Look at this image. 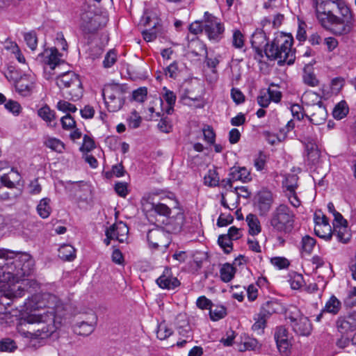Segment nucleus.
Here are the masks:
<instances>
[{
    "mask_svg": "<svg viewBox=\"0 0 356 356\" xmlns=\"http://www.w3.org/2000/svg\"><path fill=\"white\" fill-rule=\"evenodd\" d=\"M315 4L316 17L325 29L337 35L351 31L355 19L344 0H316Z\"/></svg>",
    "mask_w": 356,
    "mask_h": 356,
    "instance_id": "obj_1",
    "label": "nucleus"
},
{
    "mask_svg": "<svg viewBox=\"0 0 356 356\" xmlns=\"http://www.w3.org/2000/svg\"><path fill=\"white\" fill-rule=\"evenodd\" d=\"M0 255V282L16 283L22 281L24 285L32 283L34 280H24L33 271L34 261L26 252H10Z\"/></svg>",
    "mask_w": 356,
    "mask_h": 356,
    "instance_id": "obj_2",
    "label": "nucleus"
},
{
    "mask_svg": "<svg viewBox=\"0 0 356 356\" xmlns=\"http://www.w3.org/2000/svg\"><path fill=\"white\" fill-rule=\"evenodd\" d=\"M293 38L291 34L277 33L269 46L265 49L266 56L270 60H277L280 66L292 65L295 60V50L292 49Z\"/></svg>",
    "mask_w": 356,
    "mask_h": 356,
    "instance_id": "obj_3",
    "label": "nucleus"
},
{
    "mask_svg": "<svg viewBox=\"0 0 356 356\" xmlns=\"http://www.w3.org/2000/svg\"><path fill=\"white\" fill-rule=\"evenodd\" d=\"M24 323L29 325L28 332L35 338H47L56 330L55 315L53 311L28 315L24 319Z\"/></svg>",
    "mask_w": 356,
    "mask_h": 356,
    "instance_id": "obj_4",
    "label": "nucleus"
},
{
    "mask_svg": "<svg viewBox=\"0 0 356 356\" xmlns=\"http://www.w3.org/2000/svg\"><path fill=\"white\" fill-rule=\"evenodd\" d=\"M296 215L286 204H280L271 212L268 220L270 229L278 234H289L294 228Z\"/></svg>",
    "mask_w": 356,
    "mask_h": 356,
    "instance_id": "obj_5",
    "label": "nucleus"
},
{
    "mask_svg": "<svg viewBox=\"0 0 356 356\" xmlns=\"http://www.w3.org/2000/svg\"><path fill=\"white\" fill-rule=\"evenodd\" d=\"M56 83L60 90H67V93L72 101H77L83 95V90L79 76L72 71L57 76Z\"/></svg>",
    "mask_w": 356,
    "mask_h": 356,
    "instance_id": "obj_6",
    "label": "nucleus"
},
{
    "mask_svg": "<svg viewBox=\"0 0 356 356\" xmlns=\"http://www.w3.org/2000/svg\"><path fill=\"white\" fill-rule=\"evenodd\" d=\"M286 318L294 332L300 336H309L312 330L309 319L299 309L291 306L286 312Z\"/></svg>",
    "mask_w": 356,
    "mask_h": 356,
    "instance_id": "obj_7",
    "label": "nucleus"
},
{
    "mask_svg": "<svg viewBox=\"0 0 356 356\" xmlns=\"http://www.w3.org/2000/svg\"><path fill=\"white\" fill-rule=\"evenodd\" d=\"M108 17L86 10L81 15L80 29L85 35L94 34L108 22Z\"/></svg>",
    "mask_w": 356,
    "mask_h": 356,
    "instance_id": "obj_8",
    "label": "nucleus"
},
{
    "mask_svg": "<svg viewBox=\"0 0 356 356\" xmlns=\"http://www.w3.org/2000/svg\"><path fill=\"white\" fill-rule=\"evenodd\" d=\"M204 28L205 35L211 42L218 43L223 39L225 31L224 24L208 12L204 15Z\"/></svg>",
    "mask_w": 356,
    "mask_h": 356,
    "instance_id": "obj_9",
    "label": "nucleus"
},
{
    "mask_svg": "<svg viewBox=\"0 0 356 356\" xmlns=\"http://www.w3.org/2000/svg\"><path fill=\"white\" fill-rule=\"evenodd\" d=\"M147 240L149 247L152 249L159 248H167L170 242V235L161 227H156L148 231Z\"/></svg>",
    "mask_w": 356,
    "mask_h": 356,
    "instance_id": "obj_10",
    "label": "nucleus"
},
{
    "mask_svg": "<svg viewBox=\"0 0 356 356\" xmlns=\"http://www.w3.org/2000/svg\"><path fill=\"white\" fill-rule=\"evenodd\" d=\"M162 222L164 225V230L169 235L170 233L178 234L181 232L185 223V216L182 209L178 208L176 213L165 218Z\"/></svg>",
    "mask_w": 356,
    "mask_h": 356,
    "instance_id": "obj_11",
    "label": "nucleus"
},
{
    "mask_svg": "<svg viewBox=\"0 0 356 356\" xmlns=\"http://www.w3.org/2000/svg\"><path fill=\"white\" fill-rule=\"evenodd\" d=\"M273 194L270 191L261 190L254 197V205L260 216H266L273 203Z\"/></svg>",
    "mask_w": 356,
    "mask_h": 356,
    "instance_id": "obj_12",
    "label": "nucleus"
},
{
    "mask_svg": "<svg viewBox=\"0 0 356 356\" xmlns=\"http://www.w3.org/2000/svg\"><path fill=\"white\" fill-rule=\"evenodd\" d=\"M61 56L56 48H52L38 54L37 59L49 65L51 70H54L56 67L64 63L60 58Z\"/></svg>",
    "mask_w": 356,
    "mask_h": 356,
    "instance_id": "obj_13",
    "label": "nucleus"
},
{
    "mask_svg": "<svg viewBox=\"0 0 356 356\" xmlns=\"http://www.w3.org/2000/svg\"><path fill=\"white\" fill-rule=\"evenodd\" d=\"M251 44L256 54L261 58L263 57V49L267 48L269 44L267 42L266 33L261 29H257L252 35Z\"/></svg>",
    "mask_w": 356,
    "mask_h": 356,
    "instance_id": "obj_14",
    "label": "nucleus"
},
{
    "mask_svg": "<svg viewBox=\"0 0 356 356\" xmlns=\"http://www.w3.org/2000/svg\"><path fill=\"white\" fill-rule=\"evenodd\" d=\"M143 211L154 213L168 218L170 213V209L163 203L150 202L149 199L143 197L141 200Z\"/></svg>",
    "mask_w": 356,
    "mask_h": 356,
    "instance_id": "obj_15",
    "label": "nucleus"
},
{
    "mask_svg": "<svg viewBox=\"0 0 356 356\" xmlns=\"http://www.w3.org/2000/svg\"><path fill=\"white\" fill-rule=\"evenodd\" d=\"M338 331L342 334L356 329V312H353L347 316H340L336 322Z\"/></svg>",
    "mask_w": 356,
    "mask_h": 356,
    "instance_id": "obj_16",
    "label": "nucleus"
},
{
    "mask_svg": "<svg viewBox=\"0 0 356 356\" xmlns=\"http://www.w3.org/2000/svg\"><path fill=\"white\" fill-rule=\"evenodd\" d=\"M311 115L309 116L310 122L316 125L322 124L326 120L327 112L323 102L319 101L310 108Z\"/></svg>",
    "mask_w": 356,
    "mask_h": 356,
    "instance_id": "obj_17",
    "label": "nucleus"
},
{
    "mask_svg": "<svg viewBox=\"0 0 356 356\" xmlns=\"http://www.w3.org/2000/svg\"><path fill=\"white\" fill-rule=\"evenodd\" d=\"M156 284L164 289H174L180 285V282L177 277L171 275L169 268H165L163 273L156 280Z\"/></svg>",
    "mask_w": 356,
    "mask_h": 356,
    "instance_id": "obj_18",
    "label": "nucleus"
},
{
    "mask_svg": "<svg viewBox=\"0 0 356 356\" xmlns=\"http://www.w3.org/2000/svg\"><path fill=\"white\" fill-rule=\"evenodd\" d=\"M34 83L27 75H24L15 83L16 90L22 96L26 97L31 94Z\"/></svg>",
    "mask_w": 356,
    "mask_h": 356,
    "instance_id": "obj_19",
    "label": "nucleus"
},
{
    "mask_svg": "<svg viewBox=\"0 0 356 356\" xmlns=\"http://www.w3.org/2000/svg\"><path fill=\"white\" fill-rule=\"evenodd\" d=\"M113 111L120 109L124 103L125 97L124 93L126 92V88L124 86L113 83Z\"/></svg>",
    "mask_w": 356,
    "mask_h": 356,
    "instance_id": "obj_20",
    "label": "nucleus"
},
{
    "mask_svg": "<svg viewBox=\"0 0 356 356\" xmlns=\"http://www.w3.org/2000/svg\"><path fill=\"white\" fill-rule=\"evenodd\" d=\"M195 46L197 49H192L191 54L195 56H201L204 54L205 57L207 58V65L209 67L214 68L216 67L218 64L219 63V61L216 58H207V48L205 44H204L202 41H196L195 42L193 45Z\"/></svg>",
    "mask_w": 356,
    "mask_h": 356,
    "instance_id": "obj_21",
    "label": "nucleus"
},
{
    "mask_svg": "<svg viewBox=\"0 0 356 356\" xmlns=\"http://www.w3.org/2000/svg\"><path fill=\"white\" fill-rule=\"evenodd\" d=\"M129 228L122 221H116L113 224V240L116 239L120 243L124 242L128 238Z\"/></svg>",
    "mask_w": 356,
    "mask_h": 356,
    "instance_id": "obj_22",
    "label": "nucleus"
},
{
    "mask_svg": "<svg viewBox=\"0 0 356 356\" xmlns=\"http://www.w3.org/2000/svg\"><path fill=\"white\" fill-rule=\"evenodd\" d=\"M229 176L234 181L248 182L252 179L250 172L245 167L232 168Z\"/></svg>",
    "mask_w": 356,
    "mask_h": 356,
    "instance_id": "obj_23",
    "label": "nucleus"
},
{
    "mask_svg": "<svg viewBox=\"0 0 356 356\" xmlns=\"http://www.w3.org/2000/svg\"><path fill=\"white\" fill-rule=\"evenodd\" d=\"M165 34V29L162 26H152L142 31L143 39L146 42H152L157 37H163Z\"/></svg>",
    "mask_w": 356,
    "mask_h": 356,
    "instance_id": "obj_24",
    "label": "nucleus"
},
{
    "mask_svg": "<svg viewBox=\"0 0 356 356\" xmlns=\"http://www.w3.org/2000/svg\"><path fill=\"white\" fill-rule=\"evenodd\" d=\"M95 329V324L86 321H81L76 323L73 325V331L75 334L81 336L90 335Z\"/></svg>",
    "mask_w": 356,
    "mask_h": 356,
    "instance_id": "obj_25",
    "label": "nucleus"
},
{
    "mask_svg": "<svg viewBox=\"0 0 356 356\" xmlns=\"http://www.w3.org/2000/svg\"><path fill=\"white\" fill-rule=\"evenodd\" d=\"M58 256L64 261H72L76 257V250L70 244H63L58 249Z\"/></svg>",
    "mask_w": 356,
    "mask_h": 356,
    "instance_id": "obj_26",
    "label": "nucleus"
},
{
    "mask_svg": "<svg viewBox=\"0 0 356 356\" xmlns=\"http://www.w3.org/2000/svg\"><path fill=\"white\" fill-rule=\"evenodd\" d=\"M140 25L145 27L151 28L152 26H162L160 20L152 13L145 12L140 20Z\"/></svg>",
    "mask_w": 356,
    "mask_h": 356,
    "instance_id": "obj_27",
    "label": "nucleus"
},
{
    "mask_svg": "<svg viewBox=\"0 0 356 356\" xmlns=\"http://www.w3.org/2000/svg\"><path fill=\"white\" fill-rule=\"evenodd\" d=\"M50 199L48 197L42 198L37 206V212L42 218H47L49 216L51 208L50 207Z\"/></svg>",
    "mask_w": 356,
    "mask_h": 356,
    "instance_id": "obj_28",
    "label": "nucleus"
},
{
    "mask_svg": "<svg viewBox=\"0 0 356 356\" xmlns=\"http://www.w3.org/2000/svg\"><path fill=\"white\" fill-rule=\"evenodd\" d=\"M38 115L46 122L48 123L49 125L56 127V123L51 125V122H53L56 118L55 112L49 108V106L44 105L42 108H40L38 111Z\"/></svg>",
    "mask_w": 356,
    "mask_h": 356,
    "instance_id": "obj_29",
    "label": "nucleus"
},
{
    "mask_svg": "<svg viewBox=\"0 0 356 356\" xmlns=\"http://www.w3.org/2000/svg\"><path fill=\"white\" fill-rule=\"evenodd\" d=\"M236 273L235 268L229 263L223 264L220 270L221 280L224 282H230L234 277Z\"/></svg>",
    "mask_w": 356,
    "mask_h": 356,
    "instance_id": "obj_30",
    "label": "nucleus"
},
{
    "mask_svg": "<svg viewBox=\"0 0 356 356\" xmlns=\"http://www.w3.org/2000/svg\"><path fill=\"white\" fill-rule=\"evenodd\" d=\"M246 221L249 227L250 234L254 236L261 232L260 222L255 215L248 214L246 217Z\"/></svg>",
    "mask_w": 356,
    "mask_h": 356,
    "instance_id": "obj_31",
    "label": "nucleus"
},
{
    "mask_svg": "<svg viewBox=\"0 0 356 356\" xmlns=\"http://www.w3.org/2000/svg\"><path fill=\"white\" fill-rule=\"evenodd\" d=\"M341 302L334 296H332L325 303L323 311L332 314H337L341 309Z\"/></svg>",
    "mask_w": 356,
    "mask_h": 356,
    "instance_id": "obj_32",
    "label": "nucleus"
},
{
    "mask_svg": "<svg viewBox=\"0 0 356 356\" xmlns=\"http://www.w3.org/2000/svg\"><path fill=\"white\" fill-rule=\"evenodd\" d=\"M332 236H334L337 241L346 243L350 239L347 232V225L339 226L336 227V229L334 228Z\"/></svg>",
    "mask_w": 356,
    "mask_h": 356,
    "instance_id": "obj_33",
    "label": "nucleus"
},
{
    "mask_svg": "<svg viewBox=\"0 0 356 356\" xmlns=\"http://www.w3.org/2000/svg\"><path fill=\"white\" fill-rule=\"evenodd\" d=\"M314 232L316 236L326 241L330 240L332 237V232L330 225L315 226Z\"/></svg>",
    "mask_w": 356,
    "mask_h": 356,
    "instance_id": "obj_34",
    "label": "nucleus"
},
{
    "mask_svg": "<svg viewBox=\"0 0 356 356\" xmlns=\"http://www.w3.org/2000/svg\"><path fill=\"white\" fill-rule=\"evenodd\" d=\"M226 308L222 305H214L212 303L209 309L210 318L212 321H218L226 315Z\"/></svg>",
    "mask_w": 356,
    "mask_h": 356,
    "instance_id": "obj_35",
    "label": "nucleus"
},
{
    "mask_svg": "<svg viewBox=\"0 0 356 356\" xmlns=\"http://www.w3.org/2000/svg\"><path fill=\"white\" fill-rule=\"evenodd\" d=\"M44 145L51 150L61 153L65 149L64 143L58 138H48L44 143Z\"/></svg>",
    "mask_w": 356,
    "mask_h": 356,
    "instance_id": "obj_36",
    "label": "nucleus"
},
{
    "mask_svg": "<svg viewBox=\"0 0 356 356\" xmlns=\"http://www.w3.org/2000/svg\"><path fill=\"white\" fill-rule=\"evenodd\" d=\"M302 79L304 83L309 86L314 87L318 84V79H316L315 74L311 72L310 67L308 65H306L304 67Z\"/></svg>",
    "mask_w": 356,
    "mask_h": 356,
    "instance_id": "obj_37",
    "label": "nucleus"
},
{
    "mask_svg": "<svg viewBox=\"0 0 356 356\" xmlns=\"http://www.w3.org/2000/svg\"><path fill=\"white\" fill-rule=\"evenodd\" d=\"M348 113V107L347 104L344 101L340 102L338 104L334 107L332 115L333 117L337 120H341Z\"/></svg>",
    "mask_w": 356,
    "mask_h": 356,
    "instance_id": "obj_38",
    "label": "nucleus"
},
{
    "mask_svg": "<svg viewBox=\"0 0 356 356\" xmlns=\"http://www.w3.org/2000/svg\"><path fill=\"white\" fill-rule=\"evenodd\" d=\"M113 188L116 194L122 198H125L129 193V184L125 181L115 182Z\"/></svg>",
    "mask_w": 356,
    "mask_h": 356,
    "instance_id": "obj_39",
    "label": "nucleus"
},
{
    "mask_svg": "<svg viewBox=\"0 0 356 356\" xmlns=\"http://www.w3.org/2000/svg\"><path fill=\"white\" fill-rule=\"evenodd\" d=\"M245 38L241 31L238 29L233 31L232 44L236 49H242L244 46Z\"/></svg>",
    "mask_w": 356,
    "mask_h": 356,
    "instance_id": "obj_40",
    "label": "nucleus"
},
{
    "mask_svg": "<svg viewBox=\"0 0 356 356\" xmlns=\"http://www.w3.org/2000/svg\"><path fill=\"white\" fill-rule=\"evenodd\" d=\"M17 348V344L12 339L4 338L0 341L1 352H14Z\"/></svg>",
    "mask_w": 356,
    "mask_h": 356,
    "instance_id": "obj_41",
    "label": "nucleus"
},
{
    "mask_svg": "<svg viewBox=\"0 0 356 356\" xmlns=\"http://www.w3.org/2000/svg\"><path fill=\"white\" fill-rule=\"evenodd\" d=\"M232 241L230 237L226 234L220 235L218 237V243L226 254H229L232 250Z\"/></svg>",
    "mask_w": 356,
    "mask_h": 356,
    "instance_id": "obj_42",
    "label": "nucleus"
},
{
    "mask_svg": "<svg viewBox=\"0 0 356 356\" xmlns=\"http://www.w3.org/2000/svg\"><path fill=\"white\" fill-rule=\"evenodd\" d=\"M298 177L296 175H288L284 181V184L286 188L287 192L296 191L298 187Z\"/></svg>",
    "mask_w": 356,
    "mask_h": 356,
    "instance_id": "obj_43",
    "label": "nucleus"
},
{
    "mask_svg": "<svg viewBox=\"0 0 356 356\" xmlns=\"http://www.w3.org/2000/svg\"><path fill=\"white\" fill-rule=\"evenodd\" d=\"M204 184L209 186H216L219 185V177L216 170H209L204 177Z\"/></svg>",
    "mask_w": 356,
    "mask_h": 356,
    "instance_id": "obj_44",
    "label": "nucleus"
},
{
    "mask_svg": "<svg viewBox=\"0 0 356 356\" xmlns=\"http://www.w3.org/2000/svg\"><path fill=\"white\" fill-rule=\"evenodd\" d=\"M172 334V330L168 327L164 323H161L158 325L156 336L160 340H164L169 337Z\"/></svg>",
    "mask_w": 356,
    "mask_h": 356,
    "instance_id": "obj_45",
    "label": "nucleus"
},
{
    "mask_svg": "<svg viewBox=\"0 0 356 356\" xmlns=\"http://www.w3.org/2000/svg\"><path fill=\"white\" fill-rule=\"evenodd\" d=\"M147 95L146 87H140L132 92L131 99L139 103L143 102Z\"/></svg>",
    "mask_w": 356,
    "mask_h": 356,
    "instance_id": "obj_46",
    "label": "nucleus"
},
{
    "mask_svg": "<svg viewBox=\"0 0 356 356\" xmlns=\"http://www.w3.org/2000/svg\"><path fill=\"white\" fill-rule=\"evenodd\" d=\"M301 243L302 250L310 254L316 244V240L314 238L306 235L302 237Z\"/></svg>",
    "mask_w": 356,
    "mask_h": 356,
    "instance_id": "obj_47",
    "label": "nucleus"
},
{
    "mask_svg": "<svg viewBox=\"0 0 356 356\" xmlns=\"http://www.w3.org/2000/svg\"><path fill=\"white\" fill-rule=\"evenodd\" d=\"M24 40L27 46L31 49L35 50L37 47L38 39L35 31H30L24 33Z\"/></svg>",
    "mask_w": 356,
    "mask_h": 356,
    "instance_id": "obj_48",
    "label": "nucleus"
},
{
    "mask_svg": "<svg viewBox=\"0 0 356 356\" xmlns=\"http://www.w3.org/2000/svg\"><path fill=\"white\" fill-rule=\"evenodd\" d=\"M95 147V144L94 140L88 135H85L83 136V144L80 147V150L83 153H87L92 150Z\"/></svg>",
    "mask_w": 356,
    "mask_h": 356,
    "instance_id": "obj_49",
    "label": "nucleus"
},
{
    "mask_svg": "<svg viewBox=\"0 0 356 356\" xmlns=\"http://www.w3.org/2000/svg\"><path fill=\"white\" fill-rule=\"evenodd\" d=\"M289 282L292 289H299L304 284V279L302 275L295 273L289 280Z\"/></svg>",
    "mask_w": 356,
    "mask_h": 356,
    "instance_id": "obj_50",
    "label": "nucleus"
},
{
    "mask_svg": "<svg viewBox=\"0 0 356 356\" xmlns=\"http://www.w3.org/2000/svg\"><path fill=\"white\" fill-rule=\"evenodd\" d=\"M60 122L63 129L66 130L74 128L76 126V121L69 113L61 118Z\"/></svg>",
    "mask_w": 356,
    "mask_h": 356,
    "instance_id": "obj_51",
    "label": "nucleus"
},
{
    "mask_svg": "<svg viewBox=\"0 0 356 356\" xmlns=\"http://www.w3.org/2000/svg\"><path fill=\"white\" fill-rule=\"evenodd\" d=\"M314 220L315 222V226L318 225L323 226L329 224V220L327 216L322 212L321 210H317L314 213Z\"/></svg>",
    "mask_w": 356,
    "mask_h": 356,
    "instance_id": "obj_52",
    "label": "nucleus"
},
{
    "mask_svg": "<svg viewBox=\"0 0 356 356\" xmlns=\"http://www.w3.org/2000/svg\"><path fill=\"white\" fill-rule=\"evenodd\" d=\"M306 151L307 152V156L309 159L312 161L316 160L319 156V152L317 149V147L312 143H308L306 145Z\"/></svg>",
    "mask_w": 356,
    "mask_h": 356,
    "instance_id": "obj_53",
    "label": "nucleus"
},
{
    "mask_svg": "<svg viewBox=\"0 0 356 356\" xmlns=\"http://www.w3.org/2000/svg\"><path fill=\"white\" fill-rule=\"evenodd\" d=\"M57 108L63 112L75 113L77 111L75 105L63 100H60L58 102Z\"/></svg>",
    "mask_w": 356,
    "mask_h": 356,
    "instance_id": "obj_54",
    "label": "nucleus"
},
{
    "mask_svg": "<svg viewBox=\"0 0 356 356\" xmlns=\"http://www.w3.org/2000/svg\"><path fill=\"white\" fill-rule=\"evenodd\" d=\"M5 108L15 115H18L22 111L20 104L13 100H9L5 104Z\"/></svg>",
    "mask_w": 356,
    "mask_h": 356,
    "instance_id": "obj_55",
    "label": "nucleus"
},
{
    "mask_svg": "<svg viewBox=\"0 0 356 356\" xmlns=\"http://www.w3.org/2000/svg\"><path fill=\"white\" fill-rule=\"evenodd\" d=\"M189 31L191 33L197 35L204 32V19L202 21H195L191 23L189 26Z\"/></svg>",
    "mask_w": 356,
    "mask_h": 356,
    "instance_id": "obj_56",
    "label": "nucleus"
},
{
    "mask_svg": "<svg viewBox=\"0 0 356 356\" xmlns=\"http://www.w3.org/2000/svg\"><path fill=\"white\" fill-rule=\"evenodd\" d=\"M345 80L341 77H336L332 80L331 90L333 93L337 94L342 88Z\"/></svg>",
    "mask_w": 356,
    "mask_h": 356,
    "instance_id": "obj_57",
    "label": "nucleus"
},
{
    "mask_svg": "<svg viewBox=\"0 0 356 356\" xmlns=\"http://www.w3.org/2000/svg\"><path fill=\"white\" fill-rule=\"evenodd\" d=\"M271 264L279 269L286 268L289 266V261L284 257H274L271 259Z\"/></svg>",
    "mask_w": 356,
    "mask_h": 356,
    "instance_id": "obj_58",
    "label": "nucleus"
},
{
    "mask_svg": "<svg viewBox=\"0 0 356 356\" xmlns=\"http://www.w3.org/2000/svg\"><path fill=\"white\" fill-rule=\"evenodd\" d=\"M231 97L233 101L236 104H240L245 101V96L242 93V92L236 88H233L231 90Z\"/></svg>",
    "mask_w": 356,
    "mask_h": 356,
    "instance_id": "obj_59",
    "label": "nucleus"
},
{
    "mask_svg": "<svg viewBox=\"0 0 356 356\" xmlns=\"http://www.w3.org/2000/svg\"><path fill=\"white\" fill-rule=\"evenodd\" d=\"M204 138L209 144H214L216 134L211 127L207 126L203 129Z\"/></svg>",
    "mask_w": 356,
    "mask_h": 356,
    "instance_id": "obj_60",
    "label": "nucleus"
},
{
    "mask_svg": "<svg viewBox=\"0 0 356 356\" xmlns=\"http://www.w3.org/2000/svg\"><path fill=\"white\" fill-rule=\"evenodd\" d=\"M196 305L201 309H209L211 306H212V302L205 296H202L197 298Z\"/></svg>",
    "mask_w": 356,
    "mask_h": 356,
    "instance_id": "obj_61",
    "label": "nucleus"
},
{
    "mask_svg": "<svg viewBox=\"0 0 356 356\" xmlns=\"http://www.w3.org/2000/svg\"><path fill=\"white\" fill-rule=\"evenodd\" d=\"M163 90L165 93L163 97L165 101L168 106H174L177 99L175 94L172 91L168 90L165 87L163 88Z\"/></svg>",
    "mask_w": 356,
    "mask_h": 356,
    "instance_id": "obj_62",
    "label": "nucleus"
},
{
    "mask_svg": "<svg viewBox=\"0 0 356 356\" xmlns=\"http://www.w3.org/2000/svg\"><path fill=\"white\" fill-rule=\"evenodd\" d=\"M275 341L280 340L281 341L288 340L287 330L284 326H279L276 328L275 332Z\"/></svg>",
    "mask_w": 356,
    "mask_h": 356,
    "instance_id": "obj_63",
    "label": "nucleus"
},
{
    "mask_svg": "<svg viewBox=\"0 0 356 356\" xmlns=\"http://www.w3.org/2000/svg\"><path fill=\"white\" fill-rule=\"evenodd\" d=\"M234 220V218L231 214L225 216V214H220L218 221L217 225L218 227H225L231 224Z\"/></svg>",
    "mask_w": 356,
    "mask_h": 356,
    "instance_id": "obj_64",
    "label": "nucleus"
}]
</instances>
